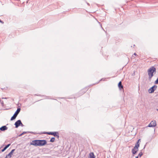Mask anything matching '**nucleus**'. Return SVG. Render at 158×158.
Masks as SVG:
<instances>
[{
    "label": "nucleus",
    "instance_id": "nucleus-16",
    "mask_svg": "<svg viewBox=\"0 0 158 158\" xmlns=\"http://www.w3.org/2000/svg\"><path fill=\"white\" fill-rule=\"evenodd\" d=\"M155 84H158V77L157 78L156 80L155 81Z\"/></svg>",
    "mask_w": 158,
    "mask_h": 158
},
{
    "label": "nucleus",
    "instance_id": "nucleus-22",
    "mask_svg": "<svg viewBox=\"0 0 158 158\" xmlns=\"http://www.w3.org/2000/svg\"><path fill=\"white\" fill-rule=\"evenodd\" d=\"M135 144H139V142H137Z\"/></svg>",
    "mask_w": 158,
    "mask_h": 158
},
{
    "label": "nucleus",
    "instance_id": "nucleus-15",
    "mask_svg": "<svg viewBox=\"0 0 158 158\" xmlns=\"http://www.w3.org/2000/svg\"><path fill=\"white\" fill-rule=\"evenodd\" d=\"M27 132H25V131H24V132H23L22 133H21V134H20V135H19V136H22L24 134L26 133Z\"/></svg>",
    "mask_w": 158,
    "mask_h": 158
},
{
    "label": "nucleus",
    "instance_id": "nucleus-21",
    "mask_svg": "<svg viewBox=\"0 0 158 158\" xmlns=\"http://www.w3.org/2000/svg\"><path fill=\"white\" fill-rule=\"evenodd\" d=\"M20 125H21L22 127H23V126H24L22 124V122H21V124Z\"/></svg>",
    "mask_w": 158,
    "mask_h": 158
},
{
    "label": "nucleus",
    "instance_id": "nucleus-2",
    "mask_svg": "<svg viewBox=\"0 0 158 158\" xmlns=\"http://www.w3.org/2000/svg\"><path fill=\"white\" fill-rule=\"evenodd\" d=\"M148 72L149 78L151 79L153 76V73L155 74L156 73V69L154 66L151 67L148 70Z\"/></svg>",
    "mask_w": 158,
    "mask_h": 158
},
{
    "label": "nucleus",
    "instance_id": "nucleus-25",
    "mask_svg": "<svg viewBox=\"0 0 158 158\" xmlns=\"http://www.w3.org/2000/svg\"><path fill=\"white\" fill-rule=\"evenodd\" d=\"M140 141V139H139L137 141V142H139Z\"/></svg>",
    "mask_w": 158,
    "mask_h": 158
},
{
    "label": "nucleus",
    "instance_id": "nucleus-12",
    "mask_svg": "<svg viewBox=\"0 0 158 158\" xmlns=\"http://www.w3.org/2000/svg\"><path fill=\"white\" fill-rule=\"evenodd\" d=\"M118 86L120 89L123 88V86L122 84L121 81H120L118 84Z\"/></svg>",
    "mask_w": 158,
    "mask_h": 158
},
{
    "label": "nucleus",
    "instance_id": "nucleus-17",
    "mask_svg": "<svg viewBox=\"0 0 158 158\" xmlns=\"http://www.w3.org/2000/svg\"><path fill=\"white\" fill-rule=\"evenodd\" d=\"M136 147H137V148H138L139 147V144H135V147H136Z\"/></svg>",
    "mask_w": 158,
    "mask_h": 158
},
{
    "label": "nucleus",
    "instance_id": "nucleus-9",
    "mask_svg": "<svg viewBox=\"0 0 158 158\" xmlns=\"http://www.w3.org/2000/svg\"><path fill=\"white\" fill-rule=\"evenodd\" d=\"M15 150V149H12L11 151L6 156L8 158H10L12 155H13L14 152Z\"/></svg>",
    "mask_w": 158,
    "mask_h": 158
},
{
    "label": "nucleus",
    "instance_id": "nucleus-18",
    "mask_svg": "<svg viewBox=\"0 0 158 158\" xmlns=\"http://www.w3.org/2000/svg\"><path fill=\"white\" fill-rule=\"evenodd\" d=\"M10 145V144H7V145L6 146H6V147L7 148Z\"/></svg>",
    "mask_w": 158,
    "mask_h": 158
},
{
    "label": "nucleus",
    "instance_id": "nucleus-11",
    "mask_svg": "<svg viewBox=\"0 0 158 158\" xmlns=\"http://www.w3.org/2000/svg\"><path fill=\"white\" fill-rule=\"evenodd\" d=\"M89 158H95V156L93 152H90L89 154Z\"/></svg>",
    "mask_w": 158,
    "mask_h": 158
},
{
    "label": "nucleus",
    "instance_id": "nucleus-27",
    "mask_svg": "<svg viewBox=\"0 0 158 158\" xmlns=\"http://www.w3.org/2000/svg\"><path fill=\"white\" fill-rule=\"evenodd\" d=\"M4 148L6 150L7 148L6 147V146H5Z\"/></svg>",
    "mask_w": 158,
    "mask_h": 158
},
{
    "label": "nucleus",
    "instance_id": "nucleus-7",
    "mask_svg": "<svg viewBox=\"0 0 158 158\" xmlns=\"http://www.w3.org/2000/svg\"><path fill=\"white\" fill-rule=\"evenodd\" d=\"M21 123V121L20 120H19L16 121L15 123V128H17L19 126H20Z\"/></svg>",
    "mask_w": 158,
    "mask_h": 158
},
{
    "label": "nucleus",
    "instance_id": "nucleus-24",
    "mask_svg": "<svg viewBox=\"0 0 158 158\" xmlns=\"http://www.w3.org/2000/svg\"><path fill=\"white\" fill-rule=\"evenodd\" d=\"M0 22L2 23H3V22L0 19Z\"/></svg>",
    "mask_w": 158,
    "mask_h": 158
},
{
    "label": "nucleus",
    "instance_id": "nucleus-19",
    "mask_svg": "<svg viewBox=\"0 0 158 158\" xmlns=\"http://www.w3.org/2000/svg\"><path fill=\"white\" fill-rule=\"evenodd\" d=\"M28 133H31V134H35V133L34 132H31H31H29Z\"/></svg>",
    "mask_w": 158,
    "mask_h": 158
},
{
    "label": "nucleus",
    "instance_id": "nucleus-3",
    "mask_svg": "<svg viewBox=\"0 0 158 158\" xmlns=\"http://www.w3.org/2000/svg\"><path fill=\"white\" fill-rule=\"evenodd\" d=\"M42 134H47L49 135H52L54 136H56L57 138L59 137V133L57 132H44Z\"/></svg>",
    "mask_w": 158,
    "mask_h": 158
},
{
    "label": "nucleus",
    "instance_id": "nucleus-14",
    "mask_svg": "<svg viewBox=\"0 0 158 158\" xmlns=\"http://www.w3.org/2000/svg\"><path fill=\"white\" fill-rule=\"evenodd\" d=\"M143 155V153L142 152H141L139 153L138 156H139L140 157H141Z\"/></svg>",
    "mask_w": 158,
    "mask_h": 158
},
{
    "label": "nucleus",
    "instance_id": "nucleus-30",
    "mask_svg": "<svg viewBox=\"0 0 158 158\" xmlns=\"http://www.w3.org/2000/svg\"><path fill=\"white\" fill-rule=\"evenodd\" d=\"M156 110L158 111V109Z\"/></svg>",
    "mask_w": 158,
    "mask_h": 158
},
{
    "label": "nucleus",
    "instance_id": "nucleus-1",
    "mask_svg": "<svg viewBox=\"0 0 158 158\" xmlns=\"http://www.w3.org/2000/svg\"><path fill=\"white\" fill-rule=\"evenodd\" d=\"M46 143L47 141L46 140L39 139L33 140L31 144L35 146H43Z\"/></svg>",
    "mask_w": 158,
    "mask_h": 158
},
{
    "label": "nucleus",
    "instance_id": "nucleus-6",
    "mask_svg": "<svg viewBox=\"0 0 158 158\" xmlns=\"http://www.w3.org/2000/svg\"><path fill=\"white\" fill-rule=\"evenodd\" d=\"M156 126V121H152L148 125V127H154Z\"/></svg>",
    "mask_w": 158,
    "mask_h": 158
},
{
    "label": "nucleus",
    "instance_id": "nucleus-4",
    "mask_svg": "<svg viewBox=\"0 0 158 158\" xmlns=\"http://www.w3.org/2000/svg\"><path fill=\"white\" fill-rule=\"evenodd\" d=\"M21 109L20 108H18L16 111L14 113V115L11 117L10 120H13L15 119L19 113Z\"/></svg>",
    "mask_w": 158,
    "mask_h": 158
},
{
    "label": "nucleus",
    "instance_id": "nucleus-8",
    "mask_svg": "<svg viewBox=\"0 0 158 158\" xmlns=\"http://www.w3.org/2000/svg\"><path fill=\"white\" fill-rule=\"evenodd\" d=\"M139 148H137L136 146L134 147L133 148L132 150V152L133 154V156L135 154L136 152L138 151Z\"/></svg>",
    "mask_w": 158,
    "mask_h": 158
},
{
    "label": "nucleus",
    "instance_id": "nucleus-10",
    "mask_svg": "<svg viewBox=\"0 0 158 158\" xmlns=\"http://www.w3.org/2000/svg\"><path fill=\"white\" fill-rule=\"evenodd\" d=\"M8 127L6 126H4L0 128V130L1 131H5L7 129Z\"/></svg>",
    "mask_w": 158,
    "mask_h": 158
},
{
    "label": "nucleus",
    "instance_id": "nucleus-13",
    "mask_svg": "<svg viewBox=\"0 0 158 158\" xmlns=\"http://www.w3.org/2000/svg\"><path fill=\"white\" fill-rule=\"evenodd\" d=\"M55 138L54 137H52L50 140V141L51 142H53L55 141Z\"/></svg>",
    "mask_w": 158,
    "mask_h": 158
},
{
    "label": "nucleus",
    "instance_id": "nucleus-28",
    "mask_svg": "<svg viewBox=\"0 0 158 158\" xmlns=\"http://www.w3.org/2000/svg\"><path fill=\"white\" fill-rule=\"evenodd\" d=\"M134 55H135V56H136V55H137V54H136V53H134Z\"/></svg>",
    "mask_w": 158,
    "mask_h": 158
},
{
    "label": "nucleus",
    "instance_id": "nucleus-5",
    "mask_svg": "<svg viewBox=\"0 0 158 158\" xmlns=\"http://www.w3.org/2000/svg\"><path fill=\"white\" fill-rule=\"evenodd\" d=\"M157 86L156 85H153V86L150 88V89L148 90L149 92L150 93H152L154 92V91L156 90L157 89Z\"/></svg>",
    "mask_w": 158,
    "mask_h": 158
},
{
    "label": "nucleus",
    "instance_id": "nucleus-23",
    "mask_svg": "<svg viewBox=\"0 0 158 158\" xmlns=\"http://www.w3.org/2000/svg\"><path fill=\"white\" fill-rule=\"evenodd\" d=\"M135 144H139V142H137Z\"/></svg>",
    "mask_w": 158,
    "mask_h": 158
},
{
    "label": "nucleus",
    "instance_id": "nucleus-26",
    "mask_svg": "<svg viewBox=\"0 0 158 158\" xmlns=\"http://www.w3.org/2000/svg\"><path fill=\"white\" fill-rule=\"evenodd\" d=\"M4 148L6 150L7 148L6 147V146H5Z\"/></svg>",
    "mask_w": 158,
    "mask_h": 158
},
{
    "label": "nucleus",
    "instance_id": "nucleus-29",
    "mask_svg": "<svg viewBox=\"0 0 158 158\" xmlns=\"http://www.w3.org/2000/svg\"><path fill=\"white\" fill-rule=\"evenodd\" d=\"M135 158H138V156H136Z\"/></svg>",
    "mask_w": 158,
    "mask_h": 158
},
{
    "label": "nucleus",
    "instance_id": "nucleus-20",
    "mask_svg": "<svg viewBox=\"0 0 158 158\" xmlns=\"http://www.w3.org/2000/svg\"><path fill=\"white\" fill-rule=\"evenodd\" d=\"M5 150H6V149H5L4 148H3V149L2 150V152H4Z\"/></svg>",
    "mask_w": 158,
    "mask_h": 158
}]
</instances>
